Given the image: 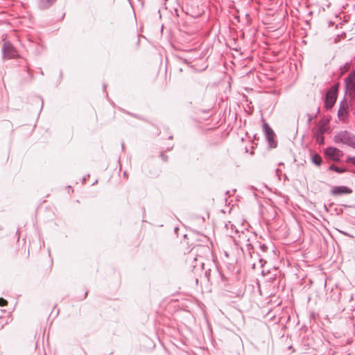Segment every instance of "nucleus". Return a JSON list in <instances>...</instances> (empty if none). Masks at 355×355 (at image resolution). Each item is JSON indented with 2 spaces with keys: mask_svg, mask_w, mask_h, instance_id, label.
Listing matches in <instances>:
<instances>
[{
  "mask_svg": "<svg viewBox=\"0 0 355 355\" xmlns=\"http://www.w3.org/2000/svg\"><path fill=\"white\" fill-rule=\"evenodd\" d=\"M351 161L352 163H354L355 164V157L352 158Z\"/></svg>",
  "mask_w": 355,
  "mask_h": 355,
  "instance_id": "15",
  "label": "nucleus"
},
{
  "mask_svg": "<svg viewBox=\"0 0 355 355\" xmlns=\"http://www.w3.org/2000/svg\"><path fill=\"white\" fill-rule=\"evenodd\" d=\"M319 143H322L323 141V137L322 135L319 134V138L318 140H317Z\"/></svg>",
  "mask_w": 355,
  "mask_h": 355,
  "instance_id": "14",
  "label": "nucleus"
},
{
  "mask_svg": "<svg viewBox=\"0 0 355 355\" xmlns=\"http://www.w3.org/2000/svg\"><path fill=\"white\" fill-rule=\"evenodd\" d=\"M55 1V0H41L40 5L42 8L46 9L52 5Z\"/></svg>",
  "mask_w": 355,
  "mask_h": 355,
  "instance_id": "10",
  "label": "nucleus"
},
{
  "mask_svg": "<svg viewBox=\"0 0 355 355\" xmlns=\"http://www.w3.org/2000/svg\"><path fill=\"white\" fill-rule=\"evenodd\" d=\"M334 141L336 144L342 143L355 148V137L347 131H341L338 132L334 137Z\"/></svg>",
  "mask_w": 355,
  "mask_h": 355,
  "instance_id": "1",
  "label": "nucleus"
},
{
  "mask_svg": "<svg viewBox=\"0 0 355 355\" xmlns=\"http://www.w3.org/2000/svg\"><path fill=\"white\" fill-rule=\"evenodd\" d=\"M8 304L7 300L5 299L0 297V306H5Z\"/></svg>",
  "mask_w": 355,
  "mask_h": 355,
  "instance_id": "13",
  "label": "nucleus"
},
{
  "mask_svg": "<svg viewBox=\"0 0 355 355\" xmlns=\"http://www.w3.org/2000/svg\"><path fill=\"white\" fill-rule=\"evenodd\" d=\"M345 87L349 96L354 97L355 96V71L346 78Z\"/></svg>",
  "mask_w": 355,
  "mask_h": 355,
  "instance_id": "3",
  "label": "nucleus"
},
{
  "mask_svg": "<svg viewBox=\"0 0 355 355\" xmlns=\"http://www.w3.org/2000/svg\"><path fill=\"white\" fill-rule=\"evenodd\" d=\"M325 155L334 161L340 160L343 155L341 150L334 147H329L325 150Z\"/></svg>",
  "mask_w": 355,
  "mask_h": 355,
  "instance_id": "7",
  "label": "nucleus"
},
{
  "mask_svg": "<svg viewBox=\"0 0 355 355\" xmlns=\"http://www.w3.org/2000/svg\"><path fill=\"white\" fill-rule=\"evenodd\" d=\"M312 161L317 166H320L322 163V157L319 155L315 154L313 156Z\"/></svg>",
  "mask_w": 355,
  "mask_h": 355,
  "instance_id": "11",
  "label": "nucleus"
},
{
  "mask_svg": "<svg viewBox=\"0 0 355 355\" xmlns=\"http://www.w3.org/2000/svg\"><path fill=\"white\" fill-rule=\"evenodd\" d=\"M4 58L7 59L14 58L17 56V52L13 46L9 42H5L3 46Z\"/></svg>",
  "mask_w": 355,
  "mask_h": 355,
  "instance_id": "4",
  "label": "nucleus"
},
{
  "mask_svg": "<svg viewBox=\"0 0 355 355\" xmlns=\"http://www.w3.org/2000/svg\"><path fill=\"white\" fill-rule=\"evenodd\" d=\"M263 130L270 146L271 148L276 147L275 141V135L272 128L266 123L263 124Z\"/></svg>",
  "mask_w": 355,
  "mask_h": 355,
  "instance_id": "6",
  "label": "nucleus"
},
{
  "mask_svg": "<svg viewBox=\"0 0 355 355\" xmlns=\"http://www.w3.org/2000/svg\"><path fill=\"white\" fill-rule=\"evenodd\" d=\"M352 193V190L345 186L334 187L331 189V193L334 196L350 194Z\"/></svg>",
  "mask_w": 355,
  "mask_h": 355,
  "instance_id": "9",
  "label": "nucleus"
},
{
  "mask_svg": "<svg viewBox=\"0 0 355 355\" xmlns=\"http://www.w3.org/2000/svg\"><path fill=\"white\" fill-rule=\"evenodd\" d=\"M338 116L340 121H345L348 116V105L346 101H343L340 103Z\"/></svg>",
  "mask_w": 355,
  "mask_h": 355,
  "instance_id": "8",
  "label": "nucleus"
},
{
  "mask_svg": "<svg viewBox=\"0 0 355 355\" xmlns=\"http://www.w3.org/2000/svg\"><path fill=\"white\" fill-rule=\"evenodd\" d=\"M330 169H331V170H334V171H336V172H338V173H343V172H345V169H343V168H338V167H337V166H334V165L331 166H330Z\"/></svg>",
  "mask_w": 355,
  "mask_h": 355,
  "instance_id": "12",
  "label": "nucleus"
},
{
  "mask_svg": "<svg viewBox=\"0 0 355 355\" xmlns=\"http://www.w3.org/2000/svg\"><path fill=\"white\" fill-rule=\"evenodd\" d=\"M329 128V119L322 118L318 124V129L316 132V139L318 140L319 134L323 135Z\"/></svg>",
  "mask_w": 355,
  "mask_h": 355,
  "instance_id": "5",
  "label": "nucleus"
},
{
  "mask_svg": "<svg viewBox=\"0 0 355 355\" xmlns=\"http://www.w3.org/2000/svg\"><path fill=\"white\" fill-rule=\"evenodd\" d=\"M336 96L337 87L334 86L327 93L325 98V107L327 109H331L334 106L336 100Z\"/></svg>",
  "mask_w": 355,
  "mask_h": 355,
  "instance_id": "2",
  "label": "nucleus"
}]
</instances>
